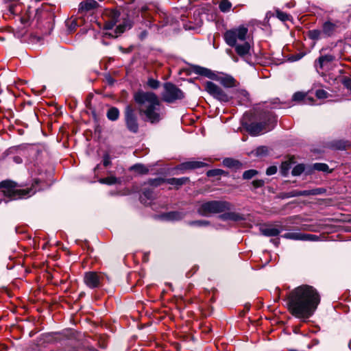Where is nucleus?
<instances>
[{
	"label": "nucleus",
	"mask_w": 351,
	"mask_h": 351,
	"mask_svg": "<svg viewBox=\"0 0 351 351\" xmlns=\"http://www.w3.org/2000/svg\"><path fill=\"white\" fill-rule=\"evenodd\" d=\"M188 181H189V178L183 177L180 178H172L169 179H165V182L171 185H175L177 186H182L186 184Z\"/></svg>",
	"instance_id": "4be33fe9"
},
{
	"label": "nucleus",
	"mask_w": 351,
	"mask_h": 351,
	"mask_svg": "<svg viewBox=\"0 0 351 351\" xmlns=\"http://www.w3.org/2000/svg\"><path fill=\"white\" fill-rule=\"evenodd\" d=\"M205 90L213 97L221 101H228V95L217 85L212 82H207L205 85Z\"/></svg>",
	"instance_id": "6e6552de"
},
{
	"label": "nucleus",
	"mask_w": 351,
	"mask_h": 351,
	"mask_svg": "<svg viewBox=\"0 0 351 351\" xmlns=\"http://www.w3.org/2000/svg\"><path fill=\"white\" fill-rule=\"evenodd\" d=\"M265 129V125L263 123H252L248 127V131L253 136L260 134Z\"/></svg>",
	"instance_id": "a211bd4d"
},
{
	"label": "nucleus",
	"mask_w": 351,
	"mask_h": 351,
	"mask_svg": "<svg viewBox=\"0 0 351 351\" xmlns=\"http://www.w3.org/2000/svg\"><path fill=\"white\" fill-rule=\"evenodd\" d=\"M232 8V3L228 0H221L219 4V8L222 12H228Z\"/></svg>",
	"instance_id": "393cba45"
},
{
	"label": "nucleus",
	"mask_w": 351,
	"mask_h": 351,
	"mask_svg": "<svg viewBox=\"0 0 351 351\" xmlns=\"http://www.w3.org/2000/svg\"><path fill=\"white\" fill-rule=\"evenodd\" d=\"M344 85L349 89L351 90V80L347 79L344 81Z\"/></svg>",
	"instance_id": "603ef678"
},
{
	"label": "nucleus",
	"mask_w": 351,
	"mask_h": 351,
	"mask_svg": "<svg viewBox=\"0 0 351 351\" xmlns=\"http://www.w3.org/2000/svg\"><path fill=\"white\" fill-rule=\"evenodd\" d=\"M277 172V167L275 166H271L267 169L266 173L268 176H271Z\"/></svg>",
	"instance_id": "49530a36"
},
{
	"label": "nucleus",
	"mask_w": 351,
	"mask_h": 351,
	"mask_svg": "<svg viewBox=\"0 0 351 351\" xmlns=\"http://www.w3.org/2000/svg\"><path fill=\"white\" fill-rule=\"evenodd\" d=\"M231 208L230 203L226 201L213 200L202 203L197 211L202 216H209L212 214L230 210Z\"/></svg>",
	"instance_id": "20e7f679"
},
{
	"label": "nucleus",
	"mask_w": 351,
	"mask_h": 351,
	"mask_svg": "<svg viewBox=\"0 0 351 351\" xmlns=\"http://www.w3.org/2000/svg\"><path fill=\"white\" fill-rule=\"evenodd\" d=\"M224 173V171L219 169L209 170L206 175L208 177L219 176Z\"/></svg>",
	"instance_id": "e433bc0d"
},
{
	"label": "nucleus",
	"mask_w": 351,
	"mask_h": 351,
	"mask_svg": "<svg viewBox=\"0 0 351 351\" xmlns=\"http://www.w3.org/2000/svg\"><path fill=\"white\" fill-rule=\"evenodd\" d=\"M264 184L265 182L263 180H255L252 182V184L254 189L261 188L264 185Z\"/></svg>",
	"instance_id": "a18cd8bd"
},
{
	"label": "nucleus",
	"mask_w": 351,
	"mask_h": 351,
	"mask_svg": "<svg viewBox=\"0 0 351 351\" xmlns=\"http://www.w3.org/2000/svg\"><path fill=\"white\" fill-rule=\"evenodd\" d=\"M194 71H195V73H196L199 75H201L206 76L208 77H211V71L206 68H204V67H202L199 66H196L194 67Z\"/></svg>",
	"instance_id": "a878e982"
},
{
	"label": "nucleus",
	"mask_w": 351,
	"mask_h": 351,
	"mask_svg": "<svg viewBox=\"0 0 351 351\" xmlns=\"http://www.w3.org/2000/svg\"><path fill=\"white\" fill-rule=\"evenodd\" d=\"M261 234L266 237H275L280 233V230L274 227L261 228Z\"/></svg>",
	"instance_id": "aec40b11"
},
{
	"label": "nucleus",
	"mask_w": 351,
	"mask_h": 351,
	"mask_svg": "<svg viewBox=\"0 0 351 351\" xmlns=\"http://www.w3.org/2000/svg\"><path fill=\"white\" fill-rule=\"evenodd\" d=\"M299 196H308L311 195V190L298 191Z\"/></svg>",
	"instance_id": "09e8293b"
},
{
	"label": "nucleus",
	"mask_w": 351,
	"mask_h": 351,
	"mask_svg": "<svg viewBox=\"0 0 351 351\" xmlns=\"http://www.w3.org/2000/svg\"><path fill=\"white\" fill-rule=\"evenodd\" d=\"M97 1L91 0L87 1H82L79 5V12H86L95 9L98 6Z\"/></svg>",
	"instance_id": "dca6fc26"
},
{
	"label": "nucleus",
	"mask_w": 351,
	"mask_h": 351,
	"mask_svg": "<svg viewBox=\"0 0 351 351\" xmlns=\"http://www.w3.org/2000/svg\"><path fill=\"white\" fill-rule=\"evenodd\" d=\"M106 14L108 16L109 19L105 23V29H112L116 25L120 14L115 10H108Z\"/></svg>",
	"instance_id": "f8f14e48"
},
{
	"label": "nucleus",
	"mask_w": 351,
	"mask_h": 351,
	"mask_svg": "<svg viewBox=\"0 0 351 351\" xmlns=\"http://www.w3.org/2000/svg\"><path fill=\"white\" fill-rule=\"evenodd\" d=\"M147 85L153 89H156L159 87L160 82L156 80L151 78L148 80Z\"/></svg>",
	"instance_id": "58836bf2"
},
{
	"label": "nucleus",
	"mask_w": 351,
	"mask_h": 351,
	"mask_svg": "<svg viewBox=\"0 0 351 351\" xmlns=\"http://www.w3.org/2000/svg\"><path fill=\"white\" fill-rule=\"evenodd\" d=\"M248 29L244 25H240L226 31L224 34V39L229 46H234L239 41H245Z\"/></svg>",
	"instance_id": "39448f33"
},
{
	"label": "nucleus",
	"mask_w": 351,
	"mask_h": 351,
	"mask_svg": "<svg viewBox=\"0 0 351 351\" xmlns=\"http://www.w3.org/2000/svg\"><path fill=\"white\" fill-rule=\"evenodd\" d=\"M206 166V164L202 161H188L182 162L178 167L180 170L195 169Z\"/></svg>",
	"instance_id": "4468645a"
},
{
	"label": "nucleus",
	"mask_w": 351,
	"mask_h": 351,
	"mask_svg": "<svg viewBox=\"0 0 351 351\" xmlns=\"http://www.w3.org/2000/svg\"><path fill=\"white\" fill-rule=\"evenodd\" d=\"M305 94L302 92H297L293 95V100L302 101L305 98Z\"/></svg>",
	"instance_id": "c03bdc74"
},
{
	"label": "nucleus",
	"mask_w": 351,
	"mask_h": 351,
	"mask_svg": "<svg viewBox=\"0 0 351 351\" xmlns=\"http://www.w3.org/2000/svg\"><path fill=\"white\" fill-rule=\"evenodd\" d=\"M298 190H293L287 193H285L283 194V197L285 198H290L293 197H298Z\"/></svg>",
	"instance_id": "79ce46f5"
},
{
	"label": "nucleus",
	"mask_w": 351,
	"mask_h": 351,
	"mask_svg": "<svg viewBox=\"0 0 351 351\" xmlns=\"http://www.w3.org/2000/svg\"><path fill=\"white\" fill-rule=\"evenodd\" d=\"M107 117L110 121H116L119 117V110L115 107H111L107 112Z\"/></svg>",
	"instance_id": "b1692460"
},
{
	"label": "nucleus",
	"mask_w": 351,
	"mask_h": 351,
	"mask_svg": "<svg viewBox=\"0 0 351 351\" xmlns=\"http://www.w3.org/2000/svg\"><path fill=\"white\" fill-rule=\"evenodd\" d=\"M184 215L180 212H169L162 216V217L167 221L180 220L184 217Z\"/></svg>",
	"instance_id": "412c9836"
},
{
	"label": "nucleus",
	"mask_w": 351,
	"mask_h": 351,
	"mask_svg": "<svg viewBox=\"0 0 351 351\" xmlns=\"http://www.w3.org/2000/svg\"><path fill=\"white\" fill-rule=\"evenodd\" d=\"M302 57H303V55L298 54V55H296L295 56H293L291 58V60L292 61H297V60H299L300 59H301Z\"/></svg>",
	"instance_id": "5fc2aeb1"
},
{
	"label": "nucleus",
	"mask_w": 351,
	"mask_h": 351,
	"mask_svg": "<svg viewBox=\"0 0 351 351\" xmlns=\"http://www.w3.org/2000/svg\"><path fill=\"white\" fill-rule=\"evenodd\" d=\"M233 47L235 49V51L239 56L244 58L246 56L250 55L251 46L248 42L245 41L242 44L237 43Z\"/></svg>",
	"instance_id": "ddd939ff"
},
{
	"label": "nucleus",
	"mask_w": 351,
	"mask_h": 351,
	"mask_svg": "<svg viewBox=\"0 0 351 351\" xmlns=\"http://www.w3.org/2000/svg\"><path fill=\"white\" fill-rule=\"evenodd\" d=\"M267 153V148L266 147L262 146L258 147L255 151V154L256 156H264Z\"/></svg>",
	"instance_id": "a19ab883"
},
{
	"label": "nucleus",
	"mask_w": 351,
	"mask_h": 351,
	"mask_svg": "<svg viewBox=\"0 0 351 351\" xmlns=\"http://www.w3.org/2000/svg\"><path fill=\"white\" fill-rule=\"evenodd\" d=\"M163 88L162 98L165 102L173 103L176 100L182 99L184 97L183 92L172 83H165Z\"/></svg>",
	"instance_id": "423d86ee"
},
{
	"label": "nucleus",
	"mask_w": 351,
	"mask_h": 351,
	"mask_svg": "<svg viewBox=\"0 0 351 351\" xmlns=\"http://www.w3.org/2000/svg\"><path fill=\"white\" fill-rule=\"evenodd\" d=\"M132 27V23L130 20L126 19L123 23L119 25L115 29V35L110 34L112 36L117 37L121 34L123 33L125 30L130 29Z\"/></svg>",
	"instance_id": "f3484780"
},
{
	"label": "nucleus",
	"mask_w": 351,
	"mask_h": 351,
	"mask_svg": "<svg viewBox=\"0 0 351 351\" xmlns=\"http://www.w3.org/2000/svg\"><path fill=\"white\" fill-rule=\"evenodd\" d=\"M335 147L338 149H345V145H343L342 143L339 142V145H335Z\"/></svg>",
	"instance_id": "6e6d98bb"
},
{
	"label": "nucleus",
	"mask_w": 351,
	"mask_h": 351,
	"mask_svg": "<svg viewBox=\"0 0 351 351\" xmlns=\"http://www.w3.org/2000/svg\"><path fill=\"white\" fill-rule=\"evenodd\" d=\"M302 240L301 241H316L317 239V237L314 234H302Z\"/></svg>",
	"instance_id": "ea45409f"
},
{
	"label": "nucleus",
	"mask_w": 351,
	"mask_h": 351,
	"mask_svg": "<svg viewBox=\"0 0 351 351\" xmlns=\"http://www.w3.org/2000/svg\"><path fill=\"white\" fill-rule=\"evenodd\" d=\"M134 100L143 120L152 124L158 123L165 116L158 97L153 92L139 90L134 93Z\"/></svg>",
	"instance_id": "f03ea898"
},
{
	"label": "nucleus",
	"mask_w": 351,
	"mask_h": 351,
	"mask_svg": "<svg viewBox=\"0 0 351 351\" xmlns=\"http://www.w3.org/2000/svg\"><path fill=\"white\" fill-rule=\"evenodd\" d=\"M110 161L108 156H106L104 159V165L107 167L109 165Z\"/></svg>",
	"instance_id": "864d4df0"
},
{
	"label": "nucleus",
	"mask_w": 351,
	"mask_h": 351,
	"mask_svg": "<svg viewBox=\"0 0 351 351\" xmlns=\"http://www.w3.org/2000/svg\"><path fill=\"white\" fill-rule=\"evenodd\" d=\"M308 36L310 39L313 40H317L322 38H325L322 33V30L319 29H311L308 31Z\"/></svg>",
	"instance_id": "5701e85b"
},
{
	"label": "nucleus",
	"mask_w": 351,
	"mask_h": 351,
	"mask_svg": "<svg viewBox=\"0 0 351 351\" xmlns=\"http://www.w3.org/2000/svg\"><path fill=\"white\" fill-rule=\"evenodd\" d=\"M165 183V179L162 178H157L155 179H151L149 180V184L151 186H158L162 184Z\"/></svg>",
	"instance_id": "f704fd0d"
},
{
	"label": "nucleus",
	"mask_w": 351,
	"mask_h": 351,
	"mask_svg": "<svg viewBox=\"0 0 351 351\" xmlns=\"http://www.w3.org/2000/svg\"><path fill=\"white\" fill-rule=\"evenodd\" d=\"M16 183L5 180L0 183V202L3 197H9L12 199L21 198L25 196H30L34 193L32 189H16Z\"/></svg>",
	"instance_id": "7ed1b4c3"
},
{
	"label": "nucleus",
	"mask_w": 351,
	"mask_h": 351,
	"mask_svg": "<svg viewBox=\"0 0 351 351\" xmlns=\"http://www.w3.org/2000/svg\"><path fill=\"white\" fill-rule=\"evenodd\" d=\"M14 160L16 162V163H21L22 162V159L19 157V156H15L14 157Z\"/></svg>",
	"instance_id": "4d7b16f0"
},
{
	"label": "nucleus",
	"mask_w": 351,
	"mask_h": 351,
	"mask_svg": "<svg viewBox=\"0 0 351 351\" xmlns=\"http://www.w3.org/2000/svg\"><path fill=\"white\" fill-rule=\"evenodd\" d=\"M125 121L127 128L133 133L138 130V123L134 109L130 105L127 106L124 112Z\"/></svg>",
	"instance_id": "0eeeda50"
},
{
	"label": "nucleus",
	"mask_w": 351,
	"mask_h": 351,
	"mask_svg": "<svg viewBox=\"0 0 351 351\" xmlns=\"http://www.w3.org/2000/svg\"><path fill=\"white\" fill-rule=\"evenodd\" d=\"M218 81L221 85L226 88H232L237 86V81L231 75H225L220 76L218 78Z\"/></svg>",
	"instance_id": "2eb2a0df"
},
{
	"label": "nucleus",
	"mask_w": 351,
	"mask_h": 351,
	"mask_svg": "<svg viewBox=\"0 0 351 351\" xmlns=\"http://www.w3.org/2000/svg\"><path fill=\"white\" fill-rule=\"evenodd\" d=\"M293 161H292V160H287L282 163L281 167H280V171L283 176H286L288 174L289 171L291 169V163H293Z\"/></svg>",
	"instance_id": "cd10ccee"
},
{
	"label": "nucleus",
	"mask_w": 351,
	"mask_h": 351,
	"mask_svg": "<svg viewBox=\"0 0 351 351\" xmlns=\"http://www.w3.org/2000/svg\"><path fill=\"white\" fill-rule=\"evenodd\" d=\"M131 169L141 173L145 174L148 172V169L143 165L137 164L131 167Z\"/></svg>",
	"instance_id": "7c9ffc66"
},
{
	"label": "nucleus",
	"mask_w": 351,
	"mask_h": 351,
	"mask_svg": "<svg viewBox=\"0 0 351 351\" xmlns=\"http://www.w3.org/2000/svg\"><path fill=\"white\" fill-rule=\"evenodd\" d=\"M304 171V166L302 164H299L294 167L292 170V175L294 176H300Z\"/></svg>",
	"instance_id": "473e14b6"
},
{
	"label": "nucleus",
	"mask_w": 351,
	"mask_h": 351,
	"mask_svg": "<svg viewBox=\"0 0 351 351\" xmlns=\"http://www.w3.org/2000/svg\"><path fill=\"white\" fill-rule=\"evenodd\" d=\"M143 195L145 197H146L147 199H152L153 197V194L151 191H145L143 192Z\"/></svg>",
	"instance_id": "8fccbe9b"
},
{
	"label": "nucleus",
	"mask_w": 351,
	"mask_h": 351,
	"mask_svg": "<svg viewBox=\"0 0 351 351\" xmlns=\"http://www.w3.org/2000/svg\"><path fill=\"white\" fill-rule=\"evenodd\" d=\"M276 16L278 17V19H279L282 21H286L289 19V16L285 12H283L279 10H277L276 11Z\"/></svg>",
	"instance_id": "4c0bfd02"
},
{
	"label": "nucleus",
	"mask_w": 351,
	"mask_h": 351,
	"mask_svg": "<svg viewBox=\"0 0 351 351\" xmlns=\"http://www.w3.org/2000/svg\"><path fill=\"white\" fill-rule=\"evenodd\" d=\"M341 53L338 55L335 54H327L320 56L315 62V66L317 70H323L325 67H327L330 63L337 59V58H341Z\"/></svg>",
	"instance_id": "9d476101"
},
{
	"label": "nucleus",
	"mask_w": 351,
	"mask_h": 351,
	"mask_svg": "<svg viewBox=\"0 0 351 351\" xmlns=\"http://www.w3.org/2000/svg\"><path fill=\"white\" fill-rule=\"evenodd\" d=\"M104 276L95 271L86 272L84 277V282L90 289L97 288L101 285Z\"/></svg>",
	"instance_id": "1a4fd4ad"
},
{
	"label": "nucleus",
	"mask_w": 351,
	"mask_h": 351,
	"mask_svg": "<svg viewBox=\"0 0 351 351\" xmlns=\"http://www.w3.org/2000/svg\"><path fill=\"white\" fill-rule=\"evenodd\" d=\"M258 171L255 169H250L245 171L243 173V179L244 180H250L258 175Z\"/></svg>",
	"instance_id": "c756f323"
},
{
	"label": "nucleus",
	"mask_w": 351,
	"mask_h": 351,
	"mask_svg": "<svg viewBox=\"0 0 351 351\" xmlns=\"http://www.w3.org/2000/svg\"><path fill=\"white\" fill-rule=\"evenodd\" d=\"M210 224V222L206 220H197V221H191L189 222V225L190 226H206Z\"/></svg>",
	"instance_id": "c9c22d12"
},
{
	"label": "nucleus",
	"mask_w": 351,
	"mask_h": 351,
	"mask_svg": "<svg viewBox=\"0 0 351 351\" xmlns=\"http://www.w3.org/2000/svg\"><path fill=\"white\" fill-rule=\"evenodd\" d=\"M320 295L312 286L304 285L292 290L287 298V307L292 315L300 319L311 317L320 303Z\"/></svg>",
	"instance_id": "f257e3e1"
},
{
	"label": "nucleus",
	"mask_w": 351,
	"mask_h": 351,
	"mask_svg": "<svg viewBox=\"0 0 351 351\" xmlns=\"http://www.w3.org/2000/svg\"><path fill=\"white\" fill-rule=\"evenodd\" d=\"M326 190L324 188H316L311 190V195H321L326 193Z\"/></svg>",
	"instance_id": "37998d69"
},
{
	"label": "nucleus",
	"mask_w": 351,
	"mask_h": 351,
	"mask_svg": "<svg viewBox=\"0 0 351 351\" xmlns=\"http://www.w3.org/2000/svg\"><path fill=\"white\" fill-rule=\"evenodd\" d=\"M147 31H145V30H143V31H142V32L140 33V34H139L138 37H139V38H140L141 40H143V39H145V38L147 37Z\"/></svg>",
	"instance_id": "3c124183"
},
{
	"label": "nucleus",
	"mask_w": 351,
	"mask_h": 351,
	"mask_svg": "<svg viewBox=\"0 0 351 351\" xmlns=\"http://www.w3.org/2000/svg\"><path fill=\"white\" fill-rule=\"evenodd\" d=\"M141 11L142 12H144L147 10V8L145 6H143L141 8Z\"/></svg>",
	"instance_id": "13d9d810"
},
{
	"label": "nucleus",
	"mask_w": 351,
	"mask_h": 351,
	"mask_svg": "<svg viewBox=\"0 0 351 351\" xmlns=\"http://www.w3.org/2000/svg\"><path fill=\"white\" fill-rule=\"evenodd\" d=\"M99 182L102 184L112 185L117 182V178L114 176H109L107 178L100 179Z\"/></svg>",
	"instance_id": "2f4dec72"
},
{
	"label": "nucleus",
	"mask_w": 351,
	"mask_h": 351,
	"mask_svg": "<svg viewBox=\"0 0 351 351\" xmlns=\"http://www.w3.org/2000/svg\"><path fill=\"white\" fill-rule=\"evenodd\" d=\"M327 93L324 90H317L316 91V96L319 99H323L326 97Z\"/></svg>",
	"instance_id": "de8ad7c7"
},
{
	"label": "nucleus",
	"mask_w": 351,
	"mask_h": 351,
	"mask_svg": "<svg viewBox=\"0 0 351 351\" xmlns=\"http://www.w3.org/2000/svg\"><path fill=\"white\" fill-rule=\"evenodd\" d=\"M283 238L293 240H302V233L298 232H287L282 235Z\"/></svg>",
	"instance_id": "bb28decb"
},
{
	"label": "nucleus",
	"mask_w": 351,
	"mask_h": 351,
	"mask_svg": "<svg viewBox=\"0 0 351 351\" xmlns=\"http://www.w3.org/2000/svg\"><path fill=\"white\" fill-rule=\"evenodd\" d=\"M313 169L318 171H324L327 172L328 171L329 167L325 163H315L313 165Z\"/></svg>",
	"instance_id": "72a5a7b5"
},
{
	"label": "nucleus",
	"mask_w": 351,
	"mask_h": 351,
	"mask_svg": "<svg viewBox=\"0 0 351 351\" xmlns=\"http://www.w3.org/2000/svg\"><path fill=\"white\" fill-rule=\"evenodd\" d=\"M223 165L227 167H238L240 165V163L238 160L231 159V158H226L223 161Z\"/></svg>",
	"instance_id": "c85d7f7f"
},
{
	"label": "nucleus",
	"mask_w": 351,
	"mask_h": 351,
	"mask_svg": "<svg viewBox=\"0 0 351 351\" xmlns=\"http://www.w3.org/2000/svg\"><path fill=\"white\" fill-rule=\"evenodd\" d=\"M322 33L325 38L331 37L334 36L338 28L336 23H332L330 21H325L322 25Z\"/></svg>",
	"instance_id": "9b49d317"
},
{
	"label": "nucleus",
	"mask_w": 351,
	"mask_h": 351,
	"mask_svg": "<svg viewBox=\"0 0 351 351\" xmlns=\"http://www.w3.org/2000/svg\"><path fill=\"white\" fill-rule=\"evenodd\" d=\"M222 220H231L234 221H241L244 219L242 215L237 213H227L219 217Z\"/></svg>",
	"instance_id": "6ab92c4d"
}]
</instances>
